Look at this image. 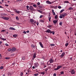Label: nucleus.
<instances>
[{"instance_id":"nucleus-1","label":"nucleus","mask_w":76,"mask_h":76,"mask_svg":"<svg viewBox=\"0 0 76 76\" xmlns=\"http://www.w3.org/2000/svg\"><path fill=\"white\" fill-rule=\"evenodd\" d=\"M2 19H3L4 20H8L9 19V17H5L3 16L1 17Z\"/></svg>"},{"instance_id":"nucleus-2","label":"nucleus","mask_w":76,"mask_h":76,"mask_svg":"<svg viewBox=\"0 0 76 76\" xmlns=\"http://www.w3.org/2000/svg\"><path fill=\"white\" fill-rule=\"evenodd\" d=\"M46 32H48V33H50V34H52L53 32L51 31V30H50L49 29L47 30H46Z\"/></svg>"},{"instance_id":"nucleus-3","label":"nucleus","mask_w":76,"mask_h":76,"mask_svg":"<svg viewBox=\"0 0 76 76\" xmlns=\"http://www.w3.org/2000/svg\"><path fill=\"white\" fill-rule=\"evenodd\" d=\"M71 73L72 75L75 74V71L74 69H72L71 72Z\"/></svg>"},{"instance_id":"nucleus-4","label":"nucleus","mask_w":76,"mask_h":76,"mask_svg":"<svg viewBox=\"0 0 76 76\" xmlns=\"http://www.w3.org/2000/svg\"><path fill=\"white\" fill-rule=\"evenodd\" d=\"M46 3H47V4H52V3H53L54 2H50L49 1H46Z\"/></svg>"},{"instance_id":"nucleus-5","label":"nucleus","mask_w":76,"mask_h":76,"mask_svg":"<svg viewBox=\"0 0 76 76\" xmlns=\"http://www.w3.org/2000/svg\"><path fill=\"white\" fill-rule=\"evenodd\" d=\"M29 8L30 10H32V11H34V9L32 6H30Z\"/></svg>"},{"instance_id":"nucleus-6","label":"nucleus","mask_w":76,"mask_h":76,"mask_svg":"<svg viewBox=\"0 0 76 76\" xmlns=\"http://www.w3.org/2000/svg\"><path fill=\"white\" fill-rule=\"evenodd\" d=\"M39 65V64H38V63L36 62L34 65V66L35 67H37Z\"/></svg>"},{"instance_id":"nucleus-7","label":"nucleus","mask_w":76,"mask_h":76,"mask_svg":"<svg viewBox=\"0 0 76 76\" xmlns=\"http://www.w3.org/2000/svg\"><path fill=\"white\" fill-rule=\"evenodd\" d=\"M16 50V48H15V47H13L11 49V51H15Z\"/></svg>"},{"instance_id":"nucleus-8","label":"nucleus","mask_w":76,"mask_h":76,"mask_svg":"<svg viewBox=\"0 0 76 76\" xmlns=\"http://www.w3.org/2000/svg\"><path fill=\"white\" fill-rule=\"evenodd\" d=\"M61 15L63 18H64V16H65L66 15V13H63Z\"/></svg>"},{"instance_id":"nucleus-9","label":"nucleus","mask_w":76,"mask_h":76,"mask_svg":"<svg viewBox=\"0 0 76 76\" xmlns=\"http://www.w3.org/2000/svg\"><path fill=\"white\" fill-rule=\"evenodd\" d=\"M53 23H54V24H56V23H57V22H58V20H54L53 21Z\"/></svg>"},{"instance_id":"nucleus-10","label":"nucleus","mask_w":76,"mask_h":76,"mask_svg":"<svg viewBox=\"0 0 76 76\" xmlns=\"http://www.w3.org/2000/svg\"><path fill=\"white\" fill-rule=\"evenodd\" d=\"M64 54H65V53H64V52H63L62 53V54L61 55V58H62V57H63V56H64Z\"/></svg>"},{"instance_id":"nucleus-11","label":"nucleus","mask_w":76,"mask_h":76,"mask_svg":"<svg viewBox=\"0 0 76 76\" xmlns=\"http://www.w3.org/2000/svg\"><path fill=\"white\" fill-rule=\"evenodd\" d=\"M39 44H40L42 48H44V46L42 45V44L41 43V42H39Z\"/></svg>"},{"instance_id":"nucleus-12","label":"nucleus","mask_w":76,"mask_h":76,"mask_svg":"<svg viewBox=\"0 0 76 76\" xmlns=\"http://www.w3.org/2000/svg\"><path fill=\"white\" fill-rule=\"evenodd\" d=\"M50 62V63H53V62L54 61V60L51 59L49 60Z\"/></svg>"},{"instance_id":"nucleus-13","label":"nucleus","mask_w":76,"mask_h":76,"mask_svg":"<svg viewBox=\"0 0 76 76\" xmlns=\"http://www.w3.org/2000/svg\"><path fill=\"white\" fill-rule=\"evenodd\" d=\"M57 68H58V69H60V68H62V66H58Z\"/></svg>"},{"instance_id":"nucleus-14","label":"nucleus","mask_w":76,"mask_h":76,"mask_svg":"<svg viewBox=\"0 0 76 76\" xmlns=\"http://www.w3.org/2000/svg\"><path fill=\"white\" fill-rule=\"evenodd\" d=\"M10 29H12V30H16V29L13 27H10Z\"/></svg>"},{"instance_id":"nucleus-15","label":"nucleus","mask_w":76,"mask_h":76,"mask_svg":"<svg viewBox=\"0 0 76 76\" xmlns=\"http://www.w3.org/2000/svg\"><path fill=\"white\" fill-rule=\"evenodd\" d=\"M34 58H35V57H36V53H34Z\"/></svg>"},{"instance_id":"nucleus-16","label":"nucleus","mask_w":76,"mask_h":76,"mask_svg":"<svg viewBox=\"0 0 76 76\" xmlns=\"http://www.w3.org/2000/svg\"><path fill=\"white\" fill-rule=\"evenodd\" d=\"M30 22H31V23H33V22H34V20H33V19H30Z\"/></svg>"},{"instance_id":"nucleus-17","label":"nucleus","mask_w":76,"mask_h":76,"mask_svg":"<svg viewBox=\"0 0 76 76\" xmlns=\"http://www.w3.org/2000/svg\"><path fill=\"white\" fill-rule=\"evenodd\" d=\"M0 39H1L3 40V41H6V39H4V38H1V37H0Z\"/></svg>"},{"instance_id":"nucleus-18","label":"nucleus","mask_w":76,"mask_h":76,"mask_svg":"<svg viewBox=\"0 0 76 76\" xmlns=\"http://www.w3.org/2000/svg\"><path fill=\"white\" fill-rule=\"evenodd\" d=\"M69 10H73V8L72 7H70L68 9Z\"/></svg>"},{"instance_id":"nucleus-19","label":"nucleus","mask_w":76,"mask_h":76,"mask_svg":"<svg viewBox=\"0 0 76 76\" xmlns=\"http://www.w3.org/2000/svg\"><path fill=\"white\" fill-rule=\"evenodd\" d=\"M15 12H16L17 13H18V14H19V13H20L19 11H15Z\"/></svg>"},{"instance_id":"nucleus-20","label":"nucleus","mask_w":76,"mask_h":76,"mask_svg":"<svg viewBox=\"0 0 76 76\" xmlns=\"http://www.w3.org/2000/svg\"><path fill=\"white\" fill-rule=\"evenodd\" d=\"M13 37H14L15 38H16V37H17V35L15 34L14 35H13Z\"/></svg>"},{"instance_id":"nucleus-21","label":"nucleus","mask_w":76,"mask_h":76,"mask_svg":"<svg viewBox=\"0 0 76 76\" xmlns=\"http://www.w3.org/2000/svg\"><path fill=\"white\" fill-rule=\"evenodd\" d=\"M38 11L40 13H42V11L40 10H38Z\"/></svg>"},{"instance_id":"nucleus-22","label":"nucleus","mask_w":76,"mask_h":76,"mask_svg":"<svg viewBox=\"0 0 76 76\" xmlns=\"http://www.w3.org/2000/svg\"><path fill=\"white\" fill-rule=\"evenodd\" d=\"M40 22H42L44 23V21L43 20H41L39 21Z\"/></svg>"},{"instance_id":"nucleus-23","label":"nucleus","mask_w":76,"mask_h":76,"mask_svg":"<svg viewBox=\"0 0 76 76\" xmlns=\"http://www.w3.org/2000/svg\"><path fill=\"white\" fill-rule=\"evenodd\" d=\"M68 45H69V43H66L65 44L66 47H67V46H68Z\"/></svg>"},{"instance_id":"nucleus-24","label":"nucleus","mask_w":76,"mask_h":76,"mask_svg":"<svg viewBox=\"0 0 76 76\" xmlns=\"http://www.w3.org/2000/svg\"><path fill=\"white\" fill-rule=\"evenodd\" d=\"M22 60H25V56H23L22 57Z\"/></svg>"},{"instance_id":"nucleus-25","label":"nucleus","mask_w":76,"mask_h":76,"mask_svg":"<svg viewBox=\"0 0 76 76\" xmlns=\"http://www.w3.org/2000/svg\"><path fill=\"white\" fill-rule=\"evenodd\" d=\"M10 57L5 58V59L6 60H8L9 59H10Z\"/></svg>"},{"instance_id":"nucleus-26","label":"nucleus","mask_w":76,"mask_h":76,"mask_svg":"<svg viewBox=\"0 0 76 76\" xmlns=\"http://www.w3.org/2000/svg\"><path fill=\"white\" fill-rule=\"evenodd\" d=\"M57 16H58V15H55V19H57Z\"/></svg>"},{"instance_id":"nucleus-27","label":"nucleus","mask_w":76,"mask_h":76,"mask_svg":"<svg viewBox=\"0 0 76 76\" xmlns=\"http://www.w3.org/2000/svg\"><path fill=\"white\" fill-rule=\"evenodd\" d=\"M41 73L42 74V75H44L45 74V72H41Z\"/></svg>"},{"instance_id":"nucleus-28","label":"nucleus","mask_w":76,"mask_h":76,"mask_svg":"<svg viewBox=\"0 0 76 76\" xmlns=\"http://www.w3.org/2000/svg\"><path fill=\"white\" fill-rule=\"evenodd\" d=\"M64 9H62V10H61L60 12V13H62V12H63V11H64Z\"/></svg>"},{"instance_id":"nucleus-29","label":"nucleus","mask_w":76,"mask_h":76,"mask_svg":"<svg viewBox=\"0 0 76 76\" xmlns=\"http://www.w3.org/2000/svg\"><path fill=\"white\" fill-rule=\"evenodd\" d=\"M16 19L18 20H19V18H18V16H16Z\"/></svg>"},{"instance_id":"nucleus-30","label":"nucleus","mask_w":76,"mask_h":76,"mask_svg":"<svg viewBox=\"0 0 76 76\" xmlns=\"http://www.w3.org/2000/svg\"><path fill=\"white\" fill-rule=\"evenodd\" d=\"M61 75H63L64 74V72L63 71H62L60 72Z\"/></svg>"},{"instance_id":"nucleus-31","label":"nucleus","mask_w":76,"mask_h":76,"mask_svg":"<svg viewBox=\"0 0 76 76\" xmlns=\"http://www.w3.org/2000/svg\"><path fill=\"white\" fill-rule=\"evenodd\" d=\"M62 24H63V22H60L59 23L60 25L61 26L62 25Z\"/></svg>"},{"instance_id":"nucleus-32","label":"nucleus","mask_w":76,"mask_h":76,"mask_svg":"<svg viewBox=\"0 0 76 76\" xmlns=\"http://www.w3.org/2000/svg\"><path fill=\"white\" fill-rule=\"evenodd\" d=\"M31 47H32V48H34L35 46L34 45H31Z\"/></svg>"},{"instance_id":"nucleus-33","label":"nucleus","mask_w":76,"mask_h":76,"mask_svg":"<svg viewBox=\"0 0 76 76\" xmlns=\"http://www.w3.org/2000/svg\"><path fill=\"white\" fill-rule=\"evenodd\" d=\"M51 17H50L49 18V22H51Z\"/></svg>"},{"instance_id":"nucleus-34","label":"nucleus","mask_w":76,"mask_h":76,"mask_svg":"<svg viewBox=\"0 0 76 76\" xmlns=\"http://www.w3.org/2000/svg\"><path fill=\"white\" fill-rule=\"evenodd\" d=\"M34 76H38V73L35 74H34Z\"/></svg>"},{"instance_id":"nucleus-35","label":"nucleus","mask_w":76,"mask_h":76,"mask_svg":"<svg viewBox=\"0 0 76 76\" xmlns=\"http://www.w3.org/2000/svg\"><path fill=\"white\" fill-rule=\"evenodd\" d=\"M51 26H51V25H49L48 26V28H50L51 27Z\"/></svg>"},{"instance_id":"nucleus-36","label":"nucleus","mask_w":76,"mask_h":76,"mask_svg":"<svg viewBox=\"0 0 76 76\" xmlns=\"http://www.w3.org/2000/svg\"><path fill=\"white\" fill-rule=\"evenodd\" d=\"M50 45L51 46H54V45H55L54 44H51Z\"/></svg>"},{"instance_id":"nucleus-37","label":"nucleus","mask_w":76,"mask_h":76,"mask_svg":"<svg viewBox=\"0 0 76 76\" xmlns=\"http://www.w3.org/2000/svg\"><path fill=\"white\" fill-rule=\"evenodd\" d=\"M52 13L53 14V15H56V13H55V12H52Z\"/></svg>"},{"instance_id":"nucleus-38","label":"nucleus","mask_w":76,"mask_h":76,"mask_svg":"<svg viewBox=\"0 0 76 76\" xmlns=\"http://www.w3.org/2000/svg\"><path fill=\"white\" fill-rule=\"evenodd\" d=\"M3 69V66H1L0 67V69Z\"/></svg>"},{"instance_id":"nucleus-39","label":"nucleus","mask_w":76,"mask_h":76,"mask_svg":"<svg viewBox=\"0 0 76 76\" xmlns=\"http://www.w3.org/2000/svg\"><path fill=\"white\" fill-rule=\"evenodd\" d=\"M59 18H61V19L62 18H63V16H61V15L60 16H59Z\"/></svg>"},{"instance_id":"nucleus-40","label":"nucleus","mask_w":76,"mask_h":76,"mask_svg":"<svg viewBox=\"0 0 76 76\" xmlns=\"http://www.w3.org/2000/svg\"><path fill=\"white\" fill-rule=\"evenodd\" d=\"M58 70V69L57 67V68L54 69V70Z\"/></svg>"},{"instance_id":"nucleus-41","label":"nucleus","mask_w":76,"mask_h":76,"mask_svg":"<svg viewBox=\"0 0 76 76\" xmlns=\"http://www.w3.org/2000/svg\"><path fill=\"white\" fill-rule=\"evenodd\" d=\"M26 8H27V10H29V9H29V6H27Z\"/></svg>"},{"instance_id":"nucleus-42","label":"nucleus","mask_w":76,"mask_h":76,"mask_svg":"<svg viewBox=\"0 0 76 76\" xmlns=\"http://www.w3.org/2000/svg\"><path fill=\"white\" fill-rule=\"evenodd\" d=\"M20 75V76H23V72H21Z\"/></svg>"},{"instance_id":"nucleus-43","label":"nucleus","mask_w":76,"mask_h":76,"mask_svg":"<svg viewBox=\"0 0 76 76\" xmlns=\"http://www.w3.org/2000/svg\"><path fill=\"white\" fill-rule=\"evenodd\" d=\"M33 6L34 7H37V5H33Z\"/></svg>"},{"instance_id":"nucleus-44","label":"nucleus","mask_w":76,"mask_h":76,"mask_svg":"<svg viewBox=\"0 0 76 76\" xmlns=\"http://www.w3.org/2000/svg\"><path fill=\"white\" fill-rule=\"evenodd\" d=\"M6 31V30H2L1 31V32H5Z\"/></svg>"},{"instance_id":"nucleus-45","label":"nucleus","mask_w":76,"mask_h":76,"mask_svg":"<svg viewBox=\"0 0 76 76\" xmlns=\"http://www.w3.org/2000/svg\"><path fill=\"white\" fill-rule=\"evenodd\" d=\"M58 9H61V7L60 6H59L58 7Z\"/></svg>"},{"instance_id":"nucleus-46","label":"nucleus","mask_w":76,"mask_h":76,"mask_svg":"<svg viewBox=\"0 0 76 76\" xmlns=\"http://www.w3.org/2000/svg\"><path fill=\"white\" fill-rule=\"evenodd\" d=\"M11 50H12V49H8V51H11Z\"/></svg>"},{"instance_id":"nucleus-47","label":"nucleus","mask_w":76,"mask_h":76,"mask_svg":"<svg viewBox=\"0 0 76 76\" xmlns=\"http://www.w3.org/2000/svg\"><path fill=\"white\" fill-rule=\"evenodd\" d=\"M65 2L66 3H69L68 1H65Z\"/></svg>"},{"instance_id":"nucleus-48","label":"nucleus","mask_w":76,"mask_h":76,"mask_svg":"<svg viewBox=\"0 0 76 76\" xmlns=\"http://www.w3.org/2000/svg\"><path fill=\"white\" fill-rule=\"evenodd\" d=\"M5 45H6V46H9V45H8L6 43L5 44Z\"/></svg>"},{"instance_id":"nucleus-49","label":"nucleus","mask_w":76,"mask_h":76,"mask_svg":"<svg viewBox=\"0 0 76 76\" xmlns=\"http://www.w3.org/2000/svg\"><path fill=\"white\" fill-rule=\"evenodd\" d=\"M37 4L38 5H39V4H40V3L38 2L37 3Z\"/></svg>"},{"instance_id":"nucleus-50","label":"nucleus","mask_w":76,"mask_h":76,"mask_svg":"<svg viewBox=\"0 0 76 76\" xmlns=\"http://www.w3.org/2000/svg\"><path fill=\"white\" fill-rule=\"evenodd\" d=\"M52 33L53 34H55V32H54V31H52Z\"/></svg>"},{"instance_id":"nucleus-51","label":"nucleus","mask_w":76,"mask_h":76,"mask_svg":"<svg viewBox=\"0 0 76 76\" xmlns=\"http://www.w3.org/2000/svg\"><path fill=\"white\" fill-rule=\"evenodd\" d=\"M53 76H56V73L54 74Z\"/></svg>"},{"instance_id":"nucleus-52","label":"nucleus","mask_w":76,"mask_h":76,"mask_svg":"<svg viewBox=\"0 0 76 76\" xmlns=\"http://www.w3.org/2000/svg\"><path fill=\"white\" fill-rule=\"evenodd\" d=\"M39 25V23H38V22H37V26H38V25Z\"/></svg>"},{"instance_id":"nucleus-53","label":"nucleus","mask_w":76,"mask_h":76,"mask_svg":"<svg viewBox=\"0 0 76 76\" xmlns=\"http://www.w3.org/2000/svg\"><path fill=\"white\" fill-rule=\"evenodd\" d=\"M47 70H48V69L47 68L46 70H45V72H47Z\"/></svg>"},{"instance_id":"nucleus-54","label":"nucleus","mask_w":76,"mask_h":76,"mask_svg":"<svg viewBox=\"0 0 76 76\" xmlns=\"http://www.w3.org/2000/svg\"><path fill=\"white\" fill-rule=\"evenodd\" d=\"M26 32H27V33H29V30H28Z\"/></svg>"},{"instance_id":"nucleus-55","label":"nucleus","mask_w":76,"mask_h":76,"mask_svg":"<svg viewBox=\"0 0 76 76\" xmlns=\"http://www.w3.org/2000/svg\"><path fill=\"white\" fill-rule=\"evenodd\" d=\"M65 34L67 36V33H66V32H65Z\"/></svg>"},{"instance_id":"nucleus-56","label":"nucleus","mask_w":76,"mask_h":76,"mask_svg":"<svg viewBox=\"0 0 76 76\" xmlns=\"http://www.w3.org/2000/svg\"><path fill=\"white\" fill-rule=\"evenodd\" d=\"M5 6H7V7L8 6H9V5L7 4H5Z\"/></svg>"},{"instance_id":"nucleus-57","label":"nucleus","mask_w":76,"mask_h":76,"mask_svg":"<svg viewBox=\"0 0 76 76\" xmlns=\"http://www.w3.org/2000/svg\"><path fill=\"white\" fill-rule=\"evenodd\" d=\"M42 18V15H41L40 16V18Z\"/></svg>"},{"instance_id":"nucleus-58","label":"nucleus","mask_w":76,"mask_h":76,"mask_svg":"<svg viewBox=\"0 0 76 76\" xmlns=\"http://www.w3.org/2000/svg\"><path fill=\"white\" fill-rule=\"evenodd\" d=\"M23 33H24V34H26V31H24L23 32Z\"/></svg>"},{"instance_id":"nucleus-59","label":"nucleus","mask_w":76,"mask_h":76,"mask_svg":"<svg viewBox=\"0 0 76 76\" xmlns=\"http://www.w3.org/2000/svg\"><path fill=\"white\" fill-rule=\"evenodd\" d=\"M39 8H42V6H39Z\"/></svg>"},{"instance_id":"nucleus-60","label":"nucleus","mask_w":76,"mask_h":76,"mask_svg":"<svg viewBox=\"0 0 76 76\" xmlns=\"http://www.w3.org/2000/svg\"><path fill=\"white\" fill-rule=\"evenodd\" d=\"M22 0H17L18 1H22Z\"/></svg>"},{"instance_id":"nucleus-61","label":"nucleus","mask_w":76,"mask_h":76,"mask_svg":"<svg viewBox=\"0 0 76 76\" xmlns=\"http://www.w3.org/2000/svg\"><path fill=\"white\" fill-rule=\"evenodd\" d=\"M32 68H33V69H35V66H33L32 67Z\"/></svg>"},{"instance_id":"nucleus-62","label":"nucleus","mask_w":76,"mask_h":76,"mask_svg":"<svg viewBox=\"0 0 76 76\" xmlns=\"http://www.w3.org/2000/svg\"><path fill=\"white\" fill-rule=\"evenodd\" d=\"M1 55L0 56V59H1Z\"/></svg>"},{"instance_id":"nucleus-63","label":"nucleus","mask_w":76,"mask_h":76,"mask_svg":"<svg viewBox=\"0 0 76 76\" xmlns=\"http://www.w3.org/2000/svg\"><path fill=\"white\" fill-rule=\"evenodd\" d=\"M0 8H3V7L1 6H0Z\"/></svg>"},{"instance_id":"nucleus-64","label":"nucleus","mask_w":76,"mask_h":76,"mask_svg":"<svg viewBox=\"0 0 76 76\" xmlns=\"http://www.w3.org/2000/svg\"><path fill=\"white\" fill-rule=\"evenodd\" d=\"M52 12H54V10H52Z\"/></svg>"}]
</instances>
